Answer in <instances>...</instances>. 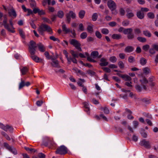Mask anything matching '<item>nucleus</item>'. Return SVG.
Masks as SVG:
<instances>
[{
	"mask_svg": "<svg viewBox=\"0 0 158 158\" xmlns=\"http://www.w3.org/2000/svg\"><path fill=\"white\" fill-rule=\"evenodd\" d=\"M70 53L73 57H72L71 56H70L67 59L68 63L70 64H71V61H72L74 63L77 64V60L76 58L78 57V52H75L73 50H71L70 51Z\"/></svg>",
	"mask_w": 158,
	"mask_h": 158,
	"instance_id": "obj_1",
	"label": "nucleus"
},
{
	"mask_svg": "<svg viewBox=\"0 0 158 158\" xmlns=\"http://www.w3.org/2000/svg\"><path fill=\"white\" fill-rule=\"evenodd\" d=\"M38 31L39 33L42 35H44V31L49 32L50 34H52L53 33L52 30L50 27L47 25L44 24H43L40 26Z\"/></svg>",
	"mask_w": 158,
	"mask_h": 158,
	"instance_id": "obj_2",
	"label": "nucleus"
},
{
	"mask_svg": "<svg viewBox=\"0 0 158 158\" xmlns=\"http://www.w3.org/2000/svg\"><path fill=\"white\" fill-rule=\"evenodd\" d=\"M123 33L127 35L128 40H132L135 38V35L133 33V30L131 28L125 29Z\"/></svg>",
	"mask_w": 158,
	"mask_h": 158,
	"instance_id": "obj_3",
	"label": "nucleus"
},
{
	"mask_svg": "<svg viewBox=\"0 0 158 158\" xmlns=\"http://www.w3.org/2000/svg\"><path fill=\"white\" fill-rule=\"evenodd\" d=\"M28 46V50L31 55H35L37 47L36 43L33 40H31Z\"/></svg>",
	"mask_w": 158,
	"mask_h": 158,
	"instance_id": "obj_4",
	"label": "nucleus"
},
{
	"mask_svg": "<svg viewBox=\"0 0 158 158\" xmlns=\"http://www.w3.org/2000/svg\"><path fill=\"white\" fill-rule=\"evenodd\" d=\"M70 44L74 46L77 50V51L75 52H81L82 50L81 47V44L77 40L73 39L70 40Z\"/></svg>",
	"mask_w": 158,
	"mask_h": 158,
	"instance_id": "obj_5",
	"label": "nucleus"
},
{
	"mask_svg": "<svg viewBox=\"0 0 158 158\" xmlns=\"http://www.w3.org/2000/svg\"><path fill=\"white\" fill-rule=\"evenodd\" d=\"M107 5L110 9L112 11L113 14H117V12L114 11L116 7V5L114 2L112 0H109L107 2Z\"/></svg>",
	"mask_w": 158,
	"mask_h": 158,
	"instance_id": "obj_6",
	"label": "nucleus"
},
{
	"mask_svg": "<svg viewBox=\"0 0 158 158\" xmlns=\"http://www.w3.org/2000/svg\"><path fill=\"white\" fill-rule=\"evenodd\" d=\"M67 19V22L68 23H70L71 21V18L73 19H75L76 17V14L72 10H70L68 13L66 14Z\"/></svg>",
	"mask_w": 158,
	"mask_h": 158,
	"instance_id": "obj_7",
	"label": "nucleus"
},
{
	"mask_svg": "<svg viewBox=\"0 0 158 158\" xmlns=\"http://www.w3.org/2000/svg\"><path fill=\"white\" fill-rule=\"evenodd\" d=\"M67 152V149L64 145L60 146L56 150V153L57 154L64 155Z\"/></svg>",
	"mask_w": 158,
	"mask_h": 158,
	"instance_id": "obj_8",
	"label": "nucleus"
},
{
	"mask_svg": "<svg viewBox=\"0 0 158 158\" xmlns=\"http://www.w3.org/2000/svg\"><path fill=\"white\" fill-rule=\"evenodd\" d=\"M4 19L3 20V26L5 29H7V31L11 33H14L15 32V31L14 30H12L10 29V25L7 23V18L6 16L5 15L4 16Z\"/></svg>",
	"mask_w": 158,
	"mask_h": 158,
	"instance_id": "obj_9",
	"label": "nucleus"
},
{
	"mask_svg": "<svg viewBox=\"0 0 158 158\" xmlns=\"http://www.w3.org/2000/svg\"><path fill=\"white\" fill-rule=\"evenodd\" d=\"M140 144L141 146H144L147 148H150L151 147L149 141L144 139L140 142Z\"/></svg>",
	"mask_w": 158,
	"mask_h": 158,
	"instance_id": "obj_10",
	"label": "nucleus"
},
{
	"mask_svg": "<svg viewBox=\"0 0 158 158\" xmlns=\"http://www.w3.org/2000/svg\"><path fill=\"white\" fill-rule=\"evenodd\" d=\"M126 11L127 13L126 16L128 18L130 19L134 16V14L131 9L128 8L127 9Z\"/></svg>",
	"mask_w": 158,
	"mask_h": 158,
	"instance_id": "obj_11",
	"label": "nucleus"
},
{
	"mask_svg": "<svg viewBox=\"0 0 158 158\" xmlns=\"http://www.w3.org/2000/svg\"><path fill=\"white\" fill-rule=\"evenodd\" d=\"M100 63L99 65L101 66H106L108 65L109 63L106 61V59L103 57L100 60Z\"/></svg>",
	"mask_w": 158,
	"mask_h": 158,
	"instance_id": "obj_12",
	"label": "nucleus"
},
{
	"mask_svg": "<svg viewBox=\"0 0 158 158\" xmlns=\"http://www.w3.org/2000/svg\"><path fill=\"white\" fill-rule=\"evenodd\" d=\"M8 13L10 16L13 17L14 18H16L17 16L16 11L13 8L10 9V11L8 12Z\"/></svg>",
	"mask_w": 158,
	"mask_h": 158,
	"instance_id": "obj_13",
	"label": "nucleus"
},
{
	"mask_svg": "<svg viewBox=\"0 0 158 158\" xmlns=\"http://www.w3.org/2000/svg\"><path fill=\"white\" fill-rule=\"evenodd\" d=\"M83 104L85 108V111L88 114H89L90 109L89 106V102H85L83 103Z\"/></svg>",
	"mask_w": 158,
	"mask_h": 158,
	"instance_id": "obj_14",
	"label": "nucleus"
},
{
	"mask_svg": "<svg viewBox=\"0 0 158 158\" xmlns=\"http://www.w3.org/2000/svg\"><path fill=\"white\" fill-rule=\"evenodd\" d=\"M31 57L33 60L36 62H39L42 61L41 59L34 55H31Z\"/></svg>",
	"mask_w": 158,
	"mask_h": 158,
	"instance_id": "obj_15",
	"label": "nucleus"
},
{
	"mask_svg": "<svg viewBox=\"0 0 158 158\" xmlns=\"http://www.w3.org/2000/svg\"><path fill=\"white\" fill-rule=\"evenodd\" d=\"M37 46L38 47L39 51L41 52H44L45 50V48L41 43H39L37 44Z\"/></svg>",
	"mask_w": 158,
	"mask_h": 158,
	"instance_id": "obj_16",
	"label": "nucleus"
},
{
	"mask_svg": "<svg viewBox=\"0 0 158 158\" xmlns=\"http://www.w3.org/2000/svg\"><path fill=\"white\" fill-rule=\"evenodd\" d=\"M62 31L64 32L65 34H68L70 32V29L67 28L65 24H64L62 25Z\"/></svg>",
	"mask_w": 158,
	"mask_h": 158,
	"instance_id": "obj_17",
	"label": "nucleus"
},
{
	"mask_svg": "<svg viewBox=\"0 0 158 158\" xmlns=\"http://www.w3.org/2000/svg\"><path fill=\"white\" fill-rule=\"evenodd\" d=\"M138 18L140 19H142L144 17V14L143 12L140 11H138L136 14Z\"/></svg>",
	"mask_w": 158,
	"mask_h": 158,
	"instance_id": "obj_18",
	"label": "nucleus"
},
{
	"mask_svg": "<svg viewBox=\"0 0 158 158\" xmlns=\"http://www.w3.org/2000/svg\"><path fill=\"white\" fill-rule=\"evenodd\" d=\"M134 48L133 47L128 46L125 48L124 51L125 52H132L134 50Z\"/></svg>",
	"mask_w": 158,
	"mask_h": 158,
	"instance_id": "obj_19",
	"label": "nucleus"
},
{
	"mask_svg": "<svg viewBox=\"0 0 158 158\" xmlns=\"http://www.w3.org/2000/svg\"><path fill=\"white\" fill-rule=\"evenodd\" d=\"M112 38L114 39L118 40L122 38V36L120 34H114L112 35Z\"/></svg>",
	"mask_w": 158,
	"mask_h": 158,
	"instance_id": "obj_20",
	"label": "nucleus"
},
{
	"mask_svg": "<svg viewBox=\"0 0 158 158\" xmlns=\"http://www.w3.org/2000/svg\"><path fill=\"white\" fill-rule=\"evenodd\" d=\"M52 65L54 67L56 68H60V66L59 64V62L57 60L54 61L51 63Z\"/></svg>",
	"mask_w": 158,
	"mask_h": 158,
	"instance_id": "obj_21",
	"label": "nucleus"
},
{
	"mask_svg": "<svg viewBox=\"0 0 158 158\" xmlns=\"http://www.w3.org/2000/svg\"><path fill=\"white\" fill-rule=\"evenodd\" d=\"M85 10H80L78 13L79 17L81 19L83 18L85 16Z\"/></svg>",
	"mask_w": 158,
	"mask_h": 158,
	"instance_id": "obj_22",
	"label": "nucleus"
},
{
	"mask_svg": "<svg viewBox=\"0 0 158 158\" xmlns=\"http://www.w3.org/2000/svg\"><path fill=\"white\" fill-rule=\"evenodd\" d=\"M143 33L145 36L148 37H150L152 35L151 32L148 30L143 31Z\"/></svg>",
	"mask_w": 158,
	"mask_h": 158,
	"instance_id": "obj_23",
	"label": "nucleus"
},
{
	"mask_svg": "<svg viewBox=\"0 0 158 158\" xmlns=\"http://www.w3.org/2000/svg\"><path fill=\"white\" fill-rule=\"evenodd\" d=\"M64 14V13L63 11L60 10L58 11L57 16L59 18L62 19L63 17Z\"/></svg>",
	"mask_w": 158,
	"mask_h": 158,
	"instance_id": "obj_24",
	"label": "nucleus"
},
{
	"mask_svg": "<svg viewBox=\"0 0 158 158\" xmlns=\"http://www.w3.org/2000/svg\"><path fill=\"white\" fill-rule=\"evenodd\" d=\"M139 62L143 66L146 64L147 60L144 58L141 57L140 59Z\"/></svg>",
	"mask_w": 158,
	"mask_h": 158,
	"instance_id": "obj_25",
	"label": "nucleus"
},
{
	"mask_svg": "<svg viewBox=\"0 0 158 158\" xmlns=\"http://www.w3.org/2000/svg\"><path fill=\"white\" fill-rule=\"evenodd\" d=\"M125 81H130L131 80V77L127 75L124 74L123 77L122 78Z\"/></svg>",
	"mask_w": 158,
	"mask_h": 158,
	"instance_id": "obj_26",
	"label": "nucleus"
},
{
	"mask_svg": "<svg viewBox=\"0 0 158 158\" xmlns=\"http://www.w3.org/2000/svg\"><path fill=\"white\" fill-rule=\"evenodd\" d=\"M21 81L19 85V89H20L25 86V81L22 78L21 79Z\"/></svg>",
	"mask_w": 158,
	"mask_h": 158,
	"instance_id": "obj_27",
	"label": "nucleus"
},
{
	"mask_svg": "<svg viewBox=\"0 0 158 158\" xmlns=\"http://www.w3.org/2000/svg\"><path fill=\"white\" fill-rule=\"evenodd\" d=\"M93 25H88L87 27V31L91 33H92L93 31Z\"/></svg>",
	"mask_w": 158,
	"mask_h": 158,
	"instance_id": "obj_28",
	"label": "nucleus"
},
{
	"mask_svg": "<svg viewBox=\"0 0 158 158\" xmlns=\"http://www.w3.org/2000/svg\"><path fill=\"white\" fill-rule=\"evenodd\" d=\"M28 69L26 67H23L21 70L22 75H25L28 71Z\"/></svg>",
	"mask_w": 158,
	"mask_h": 158,
	"instance_id": "obj_29",
	"label": "nucleus"
},
{
	"mask_svg": "<svg viewBox=\"0 0 158 158\" xmlns=\"http://www.w3.org/2000/svg\"><path fill=\"white\" fill-rule=\"evenodd\" d=\"M137 39L139 42L141 43H145L147 41L146 39L144 37L139 36L137 38Z\"/></svg>",
	"mask_w": 158,
	"mask_h": 158,
	"instance_id": "obj_30",
	"label": "nucleus"
},
{
	"mask_svg": "<svg viewBox=\"0 0 158 158\" xmlns=\"http://www.w3.org/2000/svg\"><path fill=\"white\" fill-rule=\"evenodd\" d=\"M150 46L148 44H146L144 45L142 47V49L145 52H147L149 50Z\"/></svg>",
	"mask_w": 158,
	"mask_h": 158,
	"instance_id": "obj_31",
	"label": "nucleus"
},
{
	"mask_svg": "<svg viewBox=\"0 0 158 158\" xmlns=\"http://www.w3.org/2000/svg\"><path fill=\"white\" fill-rule=\"evenodd\" d=\"M142 101L143 102L146 104H148L150 103V100L147 98H141L140 100Z\"/></svg>",
	"mask_w": 158,
	"mask_h": 158,
	"instance_id": "obj_32",
	"label": "nucleus"
},
{
	"mask_svg": "<svg viewBox=\"0 0 158 158\" xmlns=\"http://www.w3.org/2000/svg\"><path fill=\"white\" fill-rule=\"evenodd\" d=\"M19 33L20 36L22 37L23 39H24L25 37V34L24 32H23V29H20L19 30Z\"/></svg>",
	"mask_w": 158,
	"mask_h": 158,
	"instance_id": "obj_33",
	"label": "nucleus"
},
{
	"mask_svg": "<svg viewBox=\"0 0 158 158\" xmlns=\"http://www.w3.org/2000/svg\"><path fill=\"white\" fill-rule=\"evenodd\" d=\"M101 32L104 35H107L109 33V31L106 28H104L101 29Z\"/></svg>",
	"mask_w": 158,
	"mask_h": 158,
	"instance_id": "obj_34",
	"label": "nucleus"
},
{
	"mask_svg": "<svg viewBox=\"0 0 158 158\" xmlns=\"http://www.w3.org/2000/svg\"><path fill=\"white\" fill-rule=\"evenodd\" d=\"M6 129H7V131H8L12 133L13 131V128L11 126L6 125Z\"/></svg>",
	"mask_w": 158,
	"mask_h": 158,
	"instance_id": "obj_35",
	"label": "nucleus"
},
{
	"mask_svg": "<svg viewBox=\"0 0 158 158\" xmlns=\"http://www.w3.org/2000/svg\"><path fill=\"white\" fill-rule=\"evenodd\" d=\"M98 52L97 51H93L91 54V56H93L94 57H97L98 55Z\"/></svg>",
	"mask_w": 158,
	"mask_h": 158,
	"instance_id": "obj_36",
	"label": "nucleus"
},
{
	"mask_svg": "<svg viewBox=\"0 0 158 158\" xmlns=\"http://www.w3.org/2000/svg\"><path fill=\"white\" fill-rule=\"evenodd\" d=\"M155 48L152 46L151 48L149 49V52L150 54L153 55L155 53Z\"/></svg>",
	"mask_w": 158,
	"mask_h": 158,
	"instance_id": "obj_37",
	"label": "nucleus"
},
{
	"mask_svg": "<svg viewBox=\"0 0 158 158\" xmlns=\"http://www.w3.org/2000/svg\"><path fill=\"white\" fill-rule=\"evenodd\" d=\"M87 36V34L86 32H83L81 33L80 35V37L81 39H85Z\"/></svg>",
	"mask_w": 158,
	"mask_h": 158,
	"instance_id": "obj_38",
	"label": "nucleus"
},
{
	"mask_svg": "<svg viewBox=\"0 0 158 158\" xmlns=\"http://www.w3.org/2000/svg\"><path fill=\"white\" fill-rule=\"evenodd\" d=\"M9 150L15 155H16L17 154L16 150L13 147H11Z\"/></svg>",
	"mask_w": 158,
	"mask_h": 158,
	"instance_id": "obj_39",
	"label": "nucleus"
},
{
	"mask_svg": "<svg viewBox=\"0 0 158 158\" xmlns=\"http://www.w3.org/2000/svg\"><path fill=\"white\" fill-rule=\"evenodd\" d=\"M101 109L103 110L104 113L105 114H108L109 113V110L108 108L106 107H102Z\"/></svg>",
	"mask_w": 158,
	"mask_h": 158,
	"instance_id": "obj_40",
	"label": "nucleus"
},
{
	"mask_svg": "<svg viewBox=\"0 0 158 158\" xmlns=\"http://www.w3.org/2000/svg\"><path fill=\"white\" fill-rule=\"evenodd\" d=\"M109 60L111 62L114 63L116 61L117 59L115 56H112L110 58Z\"/></svg>",
	"mask_w": 158,
	"mask_h": 158,
	"instance_id": "obj_41",
	"label": "nucleus"
},
{
	"mask_svg": "<svg viewBox=\"0 0 158 158\" xmlns=\"http://www.w3.org/2000/svg\"><path fill=\"white\" fill-rule=\"evenodd\" d=\"M0 128L6 131H7L6 125L5 126L1 123H0Z\"/></svg>",
	"mask_w": 158,
	"mask_h": 158,
	"instance_id": "obj_42",
	"label": "nucleus"
},
{
	"mask_svg": "<svg viewBox=\"0 0 158 158\" xmlns=\"http://www.w3.org/2000/svg\"><path fill=\"white\" fill-rule=\"evenodd\" d=\"M0 128L6 131H7L6 125L5 126L1 123H0Z\"/></svg>",
	"mask_w": 158,
	"mask_h": 158,
	"instance_id": "obj_43",
	"label": "nucleus"
},
{
	"mask_svg": "<svg viewBox=\"0 0 158 158\" xmlns=\"http://www.w3.org/2000/svg\"><path fill=\"white\" fill-rule=\"evenodd\" d=\"M98 18V15L96 13H94L93 14L92 16V19L94 21H96L97 19Z\"/></svg>",
	"mask_w": 158,
	"mask_h": 158,
	"instance_id": "obj_44",
	"label": "nucleus"
},
{
	"mask_svg": "<svg viewBox=\"0 0 158 158\" xmlns=\"http://www.w3.org/2000/svg\"><path fill=\"white\" fill-rule=\"evenodd\" d=\"M129 21L128 20H125L122 22V24L124 26H127L129 24Z\"/></svg>",
	"mask_w": 158,
	"mask_h": 158,
	"instance_id": "obj_45",
	"label": "nucleus"
},
{
	"mask_svg": "<svg viewBox=\"0 0 158 158\" xmlns=\"http://www.w3.org/2000/svg\"><path fill=\"white\" fill-rule=\"evenodd\" d=\"M95 35L96 36L98 39H101L102 38V35L98 31H96L95 32Z\"/></svg>",
	"mask_w": 158,
	"mask_h": 158,
	"instance_id": "obj_46",
	"label": "nucleus"
},
{
	"mask_svg": "<svg viewBox=\"0 0 158 158\" xmlns=\"http://www.w3.org/2000/svg\"><path fill=\"white\" fill-rule=\"evenodd\" d=\"M102 69L104 72L107 73H110L111 71V70L109 68L106 67H102Z\"/></svg>",
	"mask_w": 158,
	"mask_h": 158,
	"instance_id": "obj_47",
	"label": "nucleus"
},
{
	"mask_svg": "<svg viewBox=\"0 0 158 158\" xmlns=\"http://www.w3.org/2000/svg\"><path fill=\"white\" fill-rule=\"evenodd\" d=\"M25 149L27 151L33 152H35L36 151V150L33 148H29L25 147H24Z\"/></svg>",
	"mask_w": 158,
	"mask_h": 158,
	"instance_id": "obj_48",
	"label": "nucleus"
},
{
	"mask_svg": "<svg viewBox=\"0 0 158 158\" xmlns=\"http://www.w3.org/2000/svg\"><path fill=\"white\" fill-rule=\"evenodd\" d=\"M30 25H31V27L34 29H35L36 28V26L34 23V21L33 20H31L30 22L29 23Z\"/></svg>",
	"mask_w": 158,
	"mask_h": 158,
	"instance_id": "obj_49",
	"label": "nucleus"
},
{
	"mask_svg": "<svg viewBox=\"0 0 158 158\" xmlns=\"http://www.w3.org/2000/svg\"><path fill=\"white\" fill-rule=\"evenodd\" d=\"M143 71L144 73L145 74H148L149 72L150 69L148 68L145 67L143 69Z\"/></svg>",
	"mask_w": 158,
	"mask_h": 158,
	"instance_id": "obj_50",
	"label": "nucleus"
},
{
	"mask_svg": "<svg viewBox=\"0 0 158 158\" xmlns=\"http://www.w3.org/2000/svg\"><path fill=\"white\" fill-rule=\"evenodd\" d=\"M118 66L120 69H123L124 68V66L123 62L122 61H119L118 63Z\"/></svg>",
	"mask_w": 158,
	"mask_h": 158,
	"instance_id": "obj_51",
	"label": "nucleus"
},
{
	"mask_svg": "<svg viewBox=\"0 0 158 158\" xmlns=\"http://www.w3.org/2000/svg\"><path fill=\"white\" fill-rule=\"evenodd\" d=\"M148 16L149 18L152 19L154 18L155 17L154 14L152 12L148 13Z\"/></svg>",
	"mask_w": 158,
	"mask_h": 158,
	"instance_id": "obj_52",
	"label": "nucleus"
},
{
	"mask_svg": "<svg viewBox=\"0 0 158 158\" xmlns=\"http://www.w3.org/2000/svg\"><path fill=\"white\" fill-rule=\"evenodd\" d=\"M119 12L121 16H123L125 15V11L123 8H120L119 10Z\"/></svg>",
	"mask_w": 158,
	"mask_h": 158,
	"instance_id": "obj_53",
	"label": "nucleus"
},
{
	"mask_svg": "<svg viewBox=\"0 0 158 158\" xmlns=\"http://www.w3.org/2000/svg\"><path fill=\"white\" fill-rule=\"evenodd\" d=\"M87 73L89 74L91 76H94L95 74V73L94 72L91 70H88L87 71Z\"/></svg>",
	"mask_w": 158,
	"mask_h": 158,
	"instance_id": "obj_54",
	"label": "nucleus"
},
{
	"mask_svg": "<svg viewBox=\"0 0 158 158\" xmlns=\"http://www.w3.org/2000/svg\"><path fill=\"white\" fill-rule=\"evenodd\" d=\"M140 81L142 84H147L148 82L147 79L145 77L143 78L142 80H140Z\"/></svg>",
	"mask_w": 158,
	"mask_h": 158,
	"instance_id": "obj_55",
	"label": "nucleus"
},
{
	"mask_svg": "<svg viewBox=\"0 0 158 158\" xmlns=\"http://www.w3.org/2000/svg\"><path fill=\"white\" fill-rule=\"evenodd\" d=\"M134 31L135 34L136 35H139L141 33L140 30L138 28H135L134 30Z\"/></svg>",
	"mask_w": 158,
	"mask_h": 158,
	"instance_id": "obj_56",
	"label": "nucleus"
},
{
	"mask_svg": "<svg viewBox=\"0 0 158 158\" xmlns=\"http://www.w3.org/2000/svg\"><path fill=\"white\" fill-rule=\"evenodd\" d=\"M50 39L53 41H57L58 42H60L59 40L57 38H55L54 36H51L50 37Z\"/></svg>",
	"mask_w": 158,
	"mask_h": 158,
	"instance_id": "obj_57",
	"label": "nucleus"
},
{
	"mask_svg": "<svg viewBox=\"0 0 158 158\" xmlns=\"http://www.w3.org/2000/svg\"><path fill=\"white\" fill-rule=\"evenodd\" d=\"M79 30L81 31H83L84 30V27L82 23H80L79 26Z\"/></svg>",
	"mask_w": 158,
	"mask_h": 158,
	"instance_id": "obj_58",
	"label": "nucleus"
},
{
	"mask_svg": "<svg viewBox=\"0 0 158 158\" xmlns=\"http://www.w3.org/2000/svg\"><path fill=\"white\" fill-rule=\"evenodd\" d=\"M144 115L147 118H148L151 119H153L152 117V115L150 114H149L148 113H144Z\"/></svg>",
	"mask_w": 158,
	"mask_h": 158,
	"instance_id": "obj_59",
	"label": "nucleus"
},
{
	"mask_svg": "<svg viewBox=\"0 0 158 158\" xmlns=\"http://www.w3.org/2000/svg\"><path fill=\"white\" fill-rule=\"evenodd\" d=\"M134 60V58L132 56H130L128 59V61L130 63L133 62Z\"/></svg>",
	"mask_w": 158,
	"mask_h": 158,
	"instance_id": "obj_60",
	"label": "nucleus"
},
{
	"mask_svg": "<svg viewBox=\"0 0 158 158\" xmlns=\"http://www.w3.org/2000/svg\"><path fill=\"white\" fill-rule=\"evenodd\" d=\"M44 55L47 59L49 60L50 59L51 56H50L49 53L48 52H45L44 53Z\"/></svg>",
	"mask_w": 158,
	"mask_h": 158,
	"instance_id": "obj_61",
	"label": "nucleus"
},
{
	"mask_svg": "<svg viewBox=\"0 0 158 158\" xmlns=\"http://www.w3.org/2000/svg\"><path fill=\"white\" fill-rule=\"evenodd\" d=\"M43 103V102L42 100L37 101L36 102V104L38 106H41Z\"/></svg>",
	"mask_w": 158,
	"mask_h": 158,
	"instance_id": "obj_62",
	"label": "nucleus"
},
{
	"mask_svg": "<svg viewBox=\"0 0 158 158\" xmlns=\"http://www.w3.org/2000/svg\"><path fill=\"white\" fill-rule=\"evenodd\" d=\"M131 84H132V82L130 81L129 82H126L125 83V85L130 88H131L132 86L131 85Z\"/></svg>",
	"mask_w": 158,
	"mask_h": 158,
	"instance_id": "obj_63",
	"label": "nucleus"
},
{
	"mask_svg": "<svg viewBox=\"0 0 158 158\" xmlns=\"http://www.w3.org/2000/svg\"><path fill=\"white\" fill-rule=\"evenodd\" d=\"M38 156L39 158H45V155L42 153H39Z\"/></svg>",
	"mask_w": 158,
	"mask_h": 158,
	"instance_id": "obj_64",
	"label": "nucleus"
}]
</instances>
